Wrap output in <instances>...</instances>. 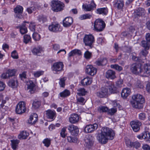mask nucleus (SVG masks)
<instances>
[{
	"instance_id": "obj_15",
	"label": "nucleus",
	"mask_w": 150,
	"mask_h": 150,
	"mask_svg": "<svg viewBox=\"0 0 150 150\" xmlns=\"http://www.w3.org/2000/svg\"><path fill=\"white\" fill-rule=\"evenodd\" d=\"M125 143L126 145L128 147L135 148L136 149H138L141 146L140 143L138 141L134 142H132L129 140H126Z\"/></svg>"
},
{
	"instance_id": "obj_9",
	"label": "nucleus",
	"mask_w": 150,
	"mask_h": 150,
	"mask_svg": "<svg viewBox=\"0 0 150 150\" xmlns=\"http://www.w3.org/2000/svg\"><path fill=\"white\" fill-rule=\"evenodd\" d=\"M85 71L87 74L93 76L95 75L97 71V69L91 65H87L86 66Z\"/></svg>"
},
{
	"instance_id": "obj_8",
	"label": "nucleus",
	"mask_w": 150,
	"mask_h": 150,
	"mask_svg": "<svg viewBox=\"0 0 150 150\" xmlns=\"http://www.w3.org/2000/svg\"><path fill=\"white\" fill-rule=\"evenodd\" d=\"M64 65L62 62H57L54 63L52 67V70L56 73L57 72L63 70Z\"/></svg>"
},
{
	"instance_id": "obj_6",
	"label": "nucleus",
	"mask_w": 150,
	"mask_h": 150,
	"mask_svg": "<svg viewBox=\"0 0 150 150\" xmlns=\"http://www.w3.org/2000/svg\"><path fill=\"white\" fill-rule=\"evenodd\" d=\"M26 110L25 104L23 101L19 102L17 105L16 108V112L18 114H21L24 113Z\"/></svg>"
},
{
	"instance_id": "obj_7",
	"label": "nucleus",
	"mask_w": 150,
	"mask_h": 150,
	"mask_svg": "<svg viewBox=\"0 0 150 150\" xmlns=\"http://www.w3.org/2000/svg\"><path fill=\"white\" fill-rule=\"evenodd\" d=\"M94 138L91 135L87 136L85 139V146L86 149H89L93 144Z\"/></svg>"
},
{
	"instance_id": "obj_54",
	"label": "nucleus",
	"mask_w": 150,
	"mask_h": 150,
	"mask_svg": "<svg viewBox=\"0 0 150 150\" xmlns=\"http://www.w3.org/2000/svg\"><path fill=\"white\" fill-rule=\"evenodd\" d=\"M38 20L39 22L44 23L47 21V18L46 16H40L38 18Z\"/></svg>"
},
{
	"instance_id": "obj_26",
	"label": "nucleus",
	"mask_w": 150,
	"mask_h": 150,
	"mask_svg": "<svg viewBox=\"0 0 150 150\" xmlns=\"http://www.w3.org/2000/svg\"><path fill=\"white\" fill-rule=\"evenodd\" d=\"M131 93V90L129 88H123L121 93V96L124 98H126Z\"/></svg>"
},
{
	"instance_id": "obj_46",
	"label": "nucleus",
	"mask_w": 150,
	"mask_h": 150,
	"mask_svg": "<svg viewBox=\"0 0 150 150\" xmlns=\"http://www.w3.org/2000/svg\"><path fill=\"white\" fill-rule=\"evenodd\" d=\"M148 42L145 41H142L141 42L142 46L145 49L148 50L149 49V45Z\"/></svg>"
},
{
	"instance_id": "obj_63",
	"label": "nucleus",
	"mask_w": 150,
	"mask_h": 150,
	"mask_svg": "<svg viewBox=\"0 0 150 150\" xmlns=\"http://www.w3.org/2000/svg\"><path fill=\"white\" fill-rule=\"evenodd\" d=\"M139 118L140 120H144L146 118V114L144 113H141L139 114Z\"/></svg>"
},
{
	"instance_id": "obj_53",
	"label": "nucleus",
	"mask_w": 150,
	"mask_h": 150,
	"mask_svg": "<svg viewBox=\"0 0 150 150\" xmlns=\"http://www.w3.org/2000/svg\"><path fill=\"white\" fill-rule=\"evenodd\" d=\"M7 72L9 77L14 76L16 73L15 69H8Z\"/></svg>"
},
{
	"instance_id": "obj_1",
	"label": "nucleus",
	"mask_w": 150,
	"mask_h": 150,
	"mask_svg": "<svg viewBox=\"0 0 150 150\" xmlns=\"http://www.w3.org/2000/svg\"><path fill=\"white\" fill-rule=\"evenodd\" d=\"M115 136V132L112 129L108 127H103L97 138L99 142L105 144L109 139L112 140Z\"/></svg>"
},
{
	"instance_id": "obj_18",
	"label": "nucleus",
	"mask_w": 150,
	"mask_h": 150,
	"mask_svg": "<svg viewBox=\"0 0 150 150\" xmlns=\"http://www.w3.org/2000/svg\"><path fill=\"white\" fill-rule=\"evenodd\" d=\"M79 119V116L76 113L71 114L69 118V122L71 124H75L77 123Z\"/></svg>"
},
{
	"instance_id": "obj_50",
	"label": "nucleus",
	"mask_w": 150,
	"mask_h": 150,
	"mask_svg": "<svg viewBox=\"0 0 150 150\" xmlns=\"http://www.w3.org/2000/svg\"><path fill=\"white\" fill-rule=\"evenodd\" d=\"M123 85V80L121 79H120L116 82V86L117 87H122Z\"/></svg>"
},
{
	"instance_id": "obj_33",
	"label": "nucleus",
	"mask_w": 150,
	"mask_h": 150,
	"mask_svg": "<svg viewBox=\"0 0 150 150\" xmlns=\"http://www.w3.org/2000/svg\"><path fill=\"white\" fill-rule=\"evenodd\" d=\"M8 85L13 88L16 87L18 85V81L16 78L9 80Z\"/></svg>"
},
{
	"instance_id": "obj_17",
	"label": "nucleus",
	"mask_w": 150,
	"mask_h": 150,
	"mask_svg": "<svg viewBox=\"0 0 150 150\" xmlns=\"http://www.w3.org/2000/svg\"><path fill=\"white\" fill-rule=\"evenodd\" d=\"M145 13L144 9L142 8H139L134 10L133 16L135 18H137L144 15Z\"/></svg>"
},
{
	"instance_id": "obj_10",
	"label": "nucleus",
	"mask_w": 150,
	"mask_h": 150,
	"mask_svg": "<svg viewBox=\"0 0 150 150\" xmlns=\"http://www.w3.org/2000/svg\"><path fill=\"white\" fill-rule=\"evenodd\" d=\"M49 30L52 32H60L62 31V28L58 23H53L49 26Z\"/></svg>"
},
{
	"instance_id": "obj_64",
	"label": "nucleus",
	"mask_w": 150,
	"mask_h": 150,
	"mask_svg": "<svg viewBox=\"0 0 150 150\" xmlns=\"http://www.w3.org/2000/svg\"><path fill=\"white\" fill-rule=\"evenodd\" d=\"M35 23H31L29 26L30 29L33 31H35Z\"/></svg>"
},
{
	"instance_id": "obj_62",
	"label": "nucleus",
	"mask_w": 150,
	"mask_h": 150,
	"mask_svg": "<svg viewBox=\"0 0 150 150\" xmlns=\"http://www.w3.org/2000/svg\"><path fill=\"white\" fill-rule=\"evenodd\" d=\"M11 56L14 59H17L18 58V53L16 50H14L12 52Z\"/></svg>"
},
{
	"instance_id": "obj_2",
	"label": "nucleus",
	"mask_w": 150,
	"mask_h": 150,
	"mask_svg": "<svg viewBox=\"0 0 150 150\" xmlns=\"http://www.w3.org/2000/svg\"><path fill=\"white\" fill-rule=\"evenodd\" d=\"M105 24L102 19H98L94 22L93 30L97 32L102 31L105 27Z\"/></svg>"
},
{
	"instance_id": "obj_47",
	"label": "nucleus",
	"mask_w": 150,
	"mask_h": 150,
	"mask_svg": "<svg viewBox=\"0 0 150 150\" xmlns=\"http://www.w3.org/2000/svg\"><path fill=\"white\" fill-rule=\"evenodd\" d=\"M110 67L111 68L114 69L119 71H121L123 69V68L121 67L117 64L111 65Z\"/></svg>"
},
{
	"instance_id": "obj_55",
	"label": "nucleus",
	"mask_w": 150,
	"mask_h": 150,
	"mask_svg": "<svg viewBox=\"0 0 150 150\" xmlns=\"http://www.w3.org/2000/svg\"><path fill=\"white\" fill-rule=\"evenodd\" d=\"M33 38L35 40H39L40 39V36L37 33H34L33 35Z\"/></svg>"
},
{
	"instance_id": "obj_3",
	"label": "nucleus",
	"mask_w": 150,
	"mask_h": 150,
	"mask_svg": "<svg viewBox=\"0 0 150 150\" xmlns=\"http://www.w3.org/2000/svg\"><path fill=\"white\" fill-rule=\"evenodd\" d=\"M51 6L53 11L55 12L60 11L63 9L64 4L59 1H52L51 2Z\"/></svg>"
},
{
	"instance_id": "obj_31",
	"label": "nucleus",
	"mask_w": 150,
	"mask_h": 150,
	"mask_svg": "<svg viewBox=\"0 0 150 150\" xmlns=\"http://www.w3.org/2000/svg\"><path fill=\"white\" fill-rule=\"evenodd\" d=\"M96 11V13L97 14L103 15H106L108 12V9L106 7L98 8Z\"/></svg>"
},
{
	"instance_id": "obj_32",
	"label": "nucleus",
	"mask_w": 150,
	"mask_h": 150,
	"mask_svg": "<svg viewBox=\"0 0 150 150\" xmlns=\"http://www.w3.org/2000/svg\"><path fill=\"white\" fill-rule=\"evenodd\" d=\"M92 82V78L88 76L84 78L81 81V84L83 86L89 85L91 84Z\"/></svg>"
},
{
	"instance_id": "obj_45",
	"label": "nucleus",
	"mask_w": 150,
	"mask_h": 150,
	"mask_svg": "<svg viewBox=\"0 0 150 150\" xmlns=\"http://www.w3.org/2000/svg\"><path fill=\"white\" fill-rule=\"evenodd\" d=\"M92 56V53L87 50L84 53V57L86 59H89Z\"/></svg>"
},
{
	"instance_id": "obj_24",
	"label": "nucleus",
	"mask_w": 150,
	"mask_h": 150,
	"mask_svg": "<svg viewBox=\"0 0 150 150\" xmlns=\"http://www.w3.org/2000/svg\"><path fill=\"white\" fill-rule=\"evenodd\" d=\"M38 120L37 115L35 113H34L30 115V118L28 121V123L32 125L34 124L37 122Z\"/></svg>"
},
{
	"instance_id": "obj_60",
	"label": "nucleus",
	"mask_w": 150,
	"mask_h": 150,
	"mask_svg": "<svg viewBox=\"0 0 150 150\" xmlns=\"http://www.w3.org/2000/svg\"><path fill=\"white\" fill-rule=\"evenodd\" d=\"M109 89L111 93H116L115 91V88L114 87V86L112 85L109 87Z\"/></svg>"
},
{
	"instance_id": "obj_23",
	"label": "nucleus",
	"mask_w": 150,
	"mask_h": 150,
	"mask_svg": "<svg viewBox=\"0 0 150 150\" xmlns=\"http://www.w3.org/2000/svg\"><path fill=\"white\" fill-rule=\"evenodd\" d=\"M132 100L136 102H140L143 103L144 102V99L142 96L139 94H137L134 95L132 97Z\"/></svg>"
},
{
	"instance_id": "obj_52",
	"label": "nucleus",
	"mask_w": 150,
	"mask_h": 150,
	"mask_svg": "<svg viewBox=\"0 0 150 150\" xmlns=\"http://www.w3.org/2000/svg\"><path fill=\"white\" fill-rule=\"evenodd\" d=\"M67 127H64L61 130L60 132V135L63 138H64L66 136V134H65V132L66 131Z\"/></svg>"
},
{
	"instance_id": "obj_48",
	"label": "nucleus",
	"mask_w": 150,
	"mask_h": 150,
	"mask_svg": "<svg viewBox=\"0 0 150 150\" xmlns=\"http://www.w3.org/2000/svg\"><path fill=\"white\" fill-rule=\"evenodd\" d=\"M51 140L49 138H46L44 139L43 142V143L45 146L47 147H48L51 144Z\"/></svg>"
},
{
	"instance_id": "obj_29",
	"label": "nucleus",
	"mask_w": 150,
	"mask_h": 150,
	"mask_svg": "<svg viewBox=\"0 0 150 150\" xmlns=\"http://www.w3.org/2000/svg\"><path fill=\"white\" fill-rule=\"evenodd\" d=\"M130 103L132 107L135 108L140 109L142 108L143 107V103H141L140 102L131 100Z\"/></svg>"
},
{
	"instance_id": "obj_16",
	"label": "nucleus",
	"mask_w": 150,
	"mask_h": 150,
	"mask_svg": "<svg viewBox=\"0 0 150 150\" xmlns=\"http://www.w3.org/2000/svg\"><path fill=\"white\" fill-rule=\"evenodd\" d=\"M68 129L72 135H76L79 132V129L77 126L71 125L68 126Z\"/></svg>"
},
{
	"instance_id": "obj_44",
	"label": "nucleus",
	"mask_w": 150,
	"mask_h": 150,
	"mask_svg": "<svg viewBox=\"0 0 150 150\" xmlns=\"http://www.w3.org/2000/svg\"><path fill=\"white\" fill-rule=\"evenodd\" d=\"M28 134L26 132L23 131L21 132L18 136V137L19 139H26L28 136Z\"/></svg>"
},
{
	"instance_id": "obj_42",
	"label": "nucleus",
	"mask_w": 150,
	"mask_h": 150,
	"mask_svg": "<svg viewBox=\"0 0 150 150\" xmlns=\"http://www.w3.org/2000/svg\"><path fill=\"white\" fill-rule=\"evenodd\" d=\"M67 78L66 77H63L59 79V83L61 87H64L65 86V82Z\"/></svg>"
},
{
	"instance_id": "obj_5",
	"label": "nucleus",
	"mask_w": 150,
	"mask_h": 150,
	"mask_svg": "<svg viewBox=\"0 0 150 150\" xmlns=\"http://www.w3.org/2000/svg\"><path fill=\"white\" fill-rule=\"evenodd\" d=\"M130 70L133 74H141L143 72L141 65L137 63H135L131 65Z\"/></svg>"
},
{
	"instance_id": "obj_25",
	"label": "nucleus",
	"mask_w": 150,
	"mask_h": 150,
	"mask_svg": "<svg viewBox=\"0 0 150 150\" xmlns=\"http://www.w3.org/2000/svg\"><path fill=\"white\" fill-rule=\"evenodd\" d=\"M25 23H28L29 22L27 21H24L21 25L17 27V28L20 29V32L22 34H24L27 32V28L25 26Z\"/></svg>"
},
{
	"instance_id": "obj_22",
	"label": "nucleus",
	"mask_w": 150,
	"mask_h": 150,
	"mask_svg": "<svg viewBox=\"0 0 150 150\" xmlns=\"http://www.w3.org/2000/svg\"><path fill=\"white\" fill-rule=\"evenodd\" d=\"M73 22V19L71 17H67L63 21V25L65 27H68L71 25Z\"/></svg>"
},
{
	"instance_id": "obj_21",
	"label": "nucleus",
	"mask_w": 150,
	"mask_h": 150,
	"mask_svg": "<svg viewBox=\"0 0 150 150\" xmlns=\"http://www.w3.org/2000/svg\"><path fill=\"white\" fill-rule=\"evenodd\" d=\"M113 3L114 7L119 10L122 9L124 5V2L121 0H115Z\"/></svg>"
},
{
	"instance_id": "obj_30",
	"label": "nucleus",
	"mask_w": 150,
	"mask_h": 150,
	"mask_svg": "<svg viewBox=\"0 0 150 150\" xmlns=\"http://www.w3.org/2000/svg\"><path fill=\"white\" fill-rule=\"evenodd\" d=\"M142 73L146 74L145 76H148L150 75V64H146L144 65V69Z\"/></svg>"
},
{
	"instance_id": "obj_13",
	"label": "nucleus",
	"mask_w": 150,
	"mask_h": 150,
	"mask_svg": "<svg viewBox=\"0 0 150 150\" xmlns=\"http://www.w3.org/2000/svg\"><path fill=\"white\" fill-rule=\"evenodd\" d=\"M131 127L135 132H138L140 129L142 123L138 120L133 121L130 123Z\"/></svg>"
},
{
	"instance_id": "obj_11",
	"label": "nucleus",
	"mask_w": 150,
	"mask_h": 150,
	"mask_svg": "<svg viewBox=\"0 0 150 150\" xmlns=\"http://www.w3.org/2000/svg\"><path fill=\"white\" fill-rule=\"evenodd\" d=\"M96 94L98 97L101 98L105 97L108 94V88L106 87H102Z\"/></svg>"
},
{
	"instance_id": "obj_35",
	"label": "nucleus",
	"mask_w": 150,
	"mask_h": 150,
	"mask_svg": "<svg viewBox=\"0 0 150 150\" xmlns=\"http://www.w3.org/2000/svg\"><path fill=\"white\" fill-rule=\"evenodd\" d=\"M12 148L14 150L17 149L20 141L18 140H11Z\"/></svg>"
},
{
	"instance_id": "obj_43",
	"label": "nucleus",
	"mask_w": 150,
	"mask_h": 150,
	"mask_svg": "<svg viewBox=\"0 0 150 150\" xmlns=\"http://www.w3.org/2000/svg\"><path fill=\"white\" fill-rule=\"evenodd\" d=\"M78 91L77 94L79 96H84L87 92L84 88H79L78 90Z\"/></svg>"
},
{
	"instance_id": "obj_27",
	"label": "nucleus",
	"mask_w": 150,
	"mask_h": 150,
	"mask_svg": "<svg viewBox=\"0 0 150 150\" xmlns=\"http://www.w3.org/2000/svg\"><path fill=\"white\" fill-rule=\"evenodd\" d=\"M137 137L139 139H143L148 140L150 139V133L148 132H144L141 134L137 136Z\"/></svg>"
},
{
	"instance_id": "obj_51",
	"label": "nucleus",
	"mask_w": 150,
	"mask_h": 150,
	"mask_svg": "<svg viewBox=\"0 0 150 150\" xmlns=\"http://www.w3.org/2000/svg\"><path fill=\"white\" fill-rule=\"evenodd\" d=\"M31 38L30 36L28 35H25L24 36V42L27 44L31 41Z\"/></svg>"
},
{
	"instance_id": "obj_61",
	"label": "nucleus",
	"mask_w": 150,
	"mask_h": 150,
	"mask_svg": "<svg viewBox=\"0 0 150 150\" xmlns=\"http://www.w3.org/2000/svg\"><path fill=\"white\" fill-rule=\"evenodd\" d=\"M43 73V71H37L34 73V75L35 77H38L42 75Z\"/></svg>"
},
{
	"instance_id": "obj_37",
	"label": "nucleus",
	"mask_w": 150,
	"mask_h": 150,
	"mask_svg": "<svg viewBox=\"0 0 150 150\" xmlns=\"http://www.w3.org/2000/svg\"><path fill=\"white\" fill-rule=\"evenodd\" d=\"M42 51V48L40 47L34 48L32 50L33 53L35 55H38Z\"/></svg>"
},
{
	"instance_id": "obj_19",
	"label": "nucleus",
	"mask_w": 150,
	"mask_h": 150,
	"mask_svg": "<svg viewBox=\"0 0 150 150\" xmlns=\"http://www.w3.org/2000/svg\"><path fill=\"white\" fill-rule=\"evenodd\" d=\"M96 5L94 3V1H92L90 4L83 5V8L86 11H91L94 8L96 7Z\"/></svg>"
},
{
	"instance_id": "obj_38",
	"label": "nucleus",
	"mask_w": 150,
	"mask_h": 150,
	"mask_svg": "<svg viewBox=\"0 0 150 150\" xmlns=\"http://www.w3.org/2000/svg\"><path fill=\"white\" fill-rule=\"evenodd\" d=\"M23 8L22 6L18 5L14 9V11L16 13H22Z\"/></svg>"
},
{
	"instance_id": "obj_40",
	"label": "nucleus",
	"mask_w": 150,
	"mask_h": 150,
	"mask_svg": "<svg viewBox=\"0 0 150 150\" xmlns=\"http://www.w3.org/2000/svg\"><path fill=\"white\" fill-rule=\"evenodd\" d=\"M108 108L107 107L104 106H99L98 108V110L100 113L107 112Z\"/></svg>"
},
{
	"instance_id": "obj_36",
	"label": "nucleus",
	"mask_w": 150,
	"mask_h": 150,
	"mask_svg": "<svg viewBox=\"0 0 150 150\" xmlns=\"http://www.w3.org/2000/svg\"><path fill=\"white\" fill-rule=\"evenodd\" d=\"M81 51L78 49H75L71 51L69 54V57H71L75 55L76 54L79 55L81 54Z\"/></svg>"
},
{
	"instance_id": "obj_58",
	"label": "nucleus",
	"mask_w": 150,
	"mask_h": 150,
	"mask_svg": "<svg viewBox=\"0 0 150 150\" xmlns=\"http://www.w3.org/2000/svg\"><path fill=\"white\" fill-rule=\"evenodd\" d=\"M123 50L126 52H131V48L129 46H125L122 48Z\"/></svg>"
},
{
	"instance_id": "obj_12",
	"label": "nucleus",
	"mask_w": 150,
	"mask_h": 150,
	"mask_svg": "<svg viewBox=\"0 0 150 150\" xmlns=\"http://www.w3.org/2000/svg\"><path fill=\"white\" fill-rule=\"evenodd\" d=\"M98 128V125L96 123L93 125H86L84 128V131L86 133H92L96 130Z\"/></svg>"
},
{
	"instance_id": "obj_39",
	"label": "nucleus",
	"mask_w": 150,
	"mask_h": 150,
	"mask_svg": "<svg viewBox=\"0 0 150 150\" xmlns=\"http://www.w3.org/2000/svg\"><path fill=\"white\" fill-rule=\"evenodd\" d=\"M70 94V92L67 90H65L64 91L59 93L60 96L62 98H65Z\"/></svg>"
},
{
	"instance_id": "obj_20",
	"label": "nucleus",
	"mask_w": 150,
	"mask_h": 150,
	"mask_svg": "<svg viewBox=\"0 0 150 150\" xmlns=\"http://www.w3.org/2000/svg\"><path fill=\"white\" fill-rule=\"evenodd\" d=\"M105 76L109 79H114L116 78L115 72L112 70H108L106 72Z\"/></svg>"
},
{
	"instance_id": "obj_41",
	"label": "nucleus",
	"mask_w": 150,
	"mask_h": 150,
	"mask_svg": "<svg viewBox=\"0 0 150 150\" xmlns=\"http://www.w3.org/2000/svg\"><path fill=\"white\" fill-rule=\"evenodd\" d=\"M41 105V102L39 100H35L34 101L32 104V106L35 109H36L40 106Z\"/></svg>"
},
{
	"instance_id": "obj_14",
	"label": "nucleus",
	"mask_w": 150,
	"mask_h": 150,
	"mask_svg": "<svg viewBox=\"0 0 150 150\" xmlns=\"http://www.w3.org/2000/svg\"><path fill=\"white\" fill-rule=\"evenodd\" d=\"M27 89L29 90L30 93L33 94L36 91V87L35 84L31 81H29L27 82Z\"/></svg>"
},
{
	"instance_id": "obj_57",
	"label": "nucleus",
	"mask_w": 150,
	"mask_h": 150,
	"mask_svg": "<svg viewBox=\"0 0 150 150\" xmlns=\"http://www.w3.org/2000/svg\"><path fill=\"white\" fill-rule=\"evenodd\" d=\"M67 139L69 142H75L77 141V139L76 138H74L71 136H69L67 137Z\"/></svg>"
},
{
	"instance_id": "obj_28",
	"label": "nucleus",
	"mask_w": 150,
	"mask_h": 150,
	"mask_svg": "<svg viewBox=\"0 0 150 150\" xmlns=\"http://www.w3.org/2000/svg\"><path fill=\"white\" fill-rule=\"evenodd\" d=\"M46 114L47 118L54 120L55 117L56 113L54 111L48 110L46 111Z\"/></svg>"
},
{
	"instance_id": "obj_49",
	"label": "nucleus",
	"mask_w": 150,
	"mask_h": 150,
	"mask_svg": "<svg viewBox=\"0 0 150 150\" xmlns=\"http://www.w3.org/2000/svg\"><path fill=\"white\" fill-rule=\"evenodd\" d=\"M92 17V15L89 14H87L82 15L80 17V19L81 20H84L87 19H90Z\"/></svg>"
},
{
	"instance_id": "obj_59",
	"label": "nucleus",
	"mask_w": 150,
	"mask_h": 150,
	"mask_svg": "<svg viewBox=\"0 0 150 150\" xmlns=\"http://www.w3.org/2000/svg\"><path fill=\"white\" fill-rule=\"evenodd\" d=\"M77 102L81 104H84L86 102L85 99L82 97H80L77 99Z\"/></svg>"
},
{
	"instance_id": "obj_56",
	"label": "nucleus",
	"mask_w": 150,
	"mask_h": 150,
	"mask_svg": "<svg viewBox=\"0 0 150 150\" xmlns=\"http://www.w3.org/2000/svg\"><path fill=\"white\" fill-rule=\"evenodd\" d=\"M117 112V109L115 108H112L110 109L108 108V114L111 115H113Z\"/></svg>"
},
{
	"instance_id": "obj_4",
	"label": "nucleus",
	"mask_w": 150,
	"mask_h": 150,
	"mask_svg": "<svg viewBox=\"0 0 150 150\" xmlns=\"http://www.w3.org/2000/svg\"><path fill=\"white\" fill-rule=\"evenodd\" d=\"M94 37L92 35H85L83 38V41L86 46H88L91 48L93 47V44L94 42Z\"/></svg>"
},
{
	"instance_id": "obj_34",
	"label": "nucleus",
	"mask_w": 150,
	"mask_h": 150,
	"mask_svg": "<svg viewBox=\"0 0 150 150\" xmlns=\"http://www.w3.org/2000/svg\"><path fill=\"white\" fill-rule=\"evenodd\" d=\"M107 63V61L105 58H101L95 62L96 64L98 66L105 65Z\"/></svg>"
}]
</instances>
